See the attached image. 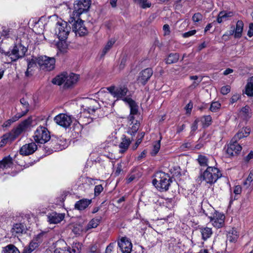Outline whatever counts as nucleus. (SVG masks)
<instances>
[{"label":"nucleus","instance_id":"24","mask_svg":"<svg viewBox=\"0 0 253 253\" xmlns=\"http://www.w3.org/2000/svg\"><path fill=\"white\" fill-rule=\"evenodd\" d=\"M253 170L251 171L248 177L243 182V187L251 191L253 189Z\"/></svg>","mask_w":253,"mask_h":253},{"label":"nucleus","instance_id":"32","mask_svg":"<svg viewBox=\"0 0 253 253\" xmlns=\"http://www.w3.org/2000/svg\"><path fill=\"white\" fill-rule=\"evenodd\" d=\"M201 233L202 236V239L206 240L209 238L212 234L211 228L209 227H204L201 228Z\"/></svg>","mask_w":253,"mask_h":253},{"label":"nucleus","instance_id":"36","mask_svg":"<svg viewBox=\"0 0 253 253\" xmlns=\"http://www.w3.org/2000/svg\"><path fill=\"white\" fill-rule=\"evenodd\" d=\"M17 46L18 47L17 49L18 52L17 53L18 55H17V56L18 57H19L20 58H22L25 55V53L27 51V49L25 46L22 45L21 44H17Z\"/></svg>","mask_w":253,"mask_h":253},{"label":"nucleus","instance_id":"57","mask_svg":"<svg viewBox=\"0 0 253 253\" xmlns=\"http://www.w3.org/2000/svg\"><path fill=\"white\" fill-rule=\"evenodd\" d=\"M115 245V243H110L106 248L105 253H111Z\"/></svg>","mask_w":253,"mask_h":253},{"label":"nucleus","instance_id":"4","mask_svg":"<svg viewBox=\"0 0 253 253\" xmlns=\"http://www.w3.org/2000/svg\"><path fill=\"white\" fill-rule=\"evenodd\" d=\"M222 174L219 169L214 167L208 166L207 169L201 174L200 178L207 183L212 184L221 177Z\"/></svg>","mask_w":253,"mask_h":253},{"label":"nucleus","instance_id":"59","mask_svg":"<svg viewBox=\"0 0 253 253\" xmlns=\"http://www.w3.org/2000/svg\"><path fill=\"white\" fill-rule=\"evenodd\" d=\"M196 33V31L195 30H193L187 32H185L183 34V37L184 38H188L190 36L194 35Z\"/></svg>","mask_w":253,"mask_h":253},{"label":"nucleus","instance_id":"27","mask_svg":"<svg viewBox=\"0 0 253 253\" xmlns=\"http://www.w3.org/2000/svg\"><path fill=\"white\" fill-rule=\"evenodd\" d=\"M132 121L133 123H132V121H130L131 124L130 126H131L127 131L128 133L131 135H134L136 133L140 126V123L138 121L134 120Z\"/></svg>","mask_w":253,"mask_h":253},{"label":"nucleus","instance_id":"13","mask_svg":"<svg viewBox=\"0 0 253 253\" xmlns=\"http://www.w3.org/2000/svg\"><path fill=\"white\" fill-rule=\"evenodd\" d=\"M124 101L127 102L129 105L130 109V115L129 116V121H132L134 120V115H137L138 113V106L134 101L129 97L125 98Z\"/></svg>","mask_w":253,"mask_h":253},{"label":"nucleus","instance_id":"2","mask_svg":"<svg viewBox=\"0 0 253 253\" xmlns=\"http://www.w3.org/2000/svg\"><path fill=\"white\" fill-rule=\"evenodd\" d=\"M79 79V75L74 74L63 73L52 79L53 84L60 85L64 84V87L69 88L77 83Z\"/></svg>","mask_w":253,"mask_h":253},{"label":"nucleus","instance_id":"63","mask_svg":"<svg viewBox=\"0 0 253 253\" xmlns=\"http://www.w3.org/2000/svg\"><path fill=\"white\" fill-rule=\"evenodd\" d=\"M240 131H242V133H243L244 135L246 137L248 136L249 135L251 131L250 128L247 127L245 128H243L240 130Z\"/></svg>","mask_w":253,"mask_h":253},{"label":"nucleus","instance_id":"22","mask_svg":"<svg viewBox=\"0 0 253 253\" xmlns=\"http://www.w3.org/2000/svg\"><path fill=\"white\" fill-rule=\"evenodd\" d=\"M20 104L22 106L21 107V112L17 113V115L20 116V118L25 116L29 110V104L26 99L22 98L20 100Z\"/></svg>","mask_w":253,"mask_h":253},{"label":"nucleus","instance_id":"47","mask_svg":"<svg viewBox=\"0 0 253 253\" xmlns=\"http://www.w3.org/2000/svg\"><path fill=\"white\" fill-rule=\"evenodd\" d=\"M220 106L218 102H213L211 105L210 109L211 112H215L220 108Z\"/></svg>","mask_w":253,"mask_h":253},{"label":"nucleus","instance_id":"43","mask_svg":"<svg viewBox=\"0 0 253 253\" xmlns=\"http://www.w3.org/2000/svg\"><path fill=\"white\" fill-rule=\"evenodd\" d=\"M38 243L36 241L32 242L29 245V248L28 250H24L23 253H31L35 248L38 246Z\"/></svg>","mask_w":253,"mask_h":253},{"label":"nucleus","instance_id":"37","mask_svg":"<svg viewBox=\"0 0 253 253\" xmlns=\"http://www.w3.org/2000/svg\"><path fill=\"white\" fill-rule=\"evenodd\" d=\"M211 116H204L202 119L201 122L203 124L204 127H207L211 125Z\"/></svg>","mask_w":253,"mask_h":253},{"label":"nucleus","instance_id":"12","mask_svg":"<svg viewBox=\"0 0 253 253\" xmlns=\"http://www.w3.org/2000/svg\"><path fill=\"white\" fill-rule=\"evenodd\" d=\"M153 73V70L150 68H148L142 70L140 72L137 78L138 83L145 85L152 76Z\"/></svg>","mask_w":253,"mask_h":253},{"label":"nucleus","instance_id":"62","mask_svg":"<svg viewBox=\"0 0 253 253\" xmlns=\"http://www.w3.org/2000/svg\"><path fill=\"white\" fill-rule=\"evenodd\" d=\"M240 95L239 94H234L231 98V100H230V102L232 104L236 102L237 101V100H238L239 99V98H240Z\"/></svg>","mask_w":253,"mask_h":253},{"label":"nucleus","instance_id":"8","mask_svg":"<svg viewBox=\"0 0 253 253\" xmlns=\"http://www.w3.org/2000/svg\"><path fill=\"white\" fill-rule=\"evenodd\" d=\"M83 21L80 17L75 18V20L72 23L73 31L76 35H79V36H84L87 34L88 30L84 24Z\"/></svg>","mask_w":253,"mask_h":253},{"label":"nucleus","instance_id":"30","mask_svg":"<svg viewBox=\"0 0 253 253\" xmlns=\"http://www.w3.org/2000/svg\"><path fill=\"white\" fill-rule=\"evenodd\" d=\"M179 58V55L178 53H170L168 56L167 58L165 59L166 63L168 64H171L176 63L178 61Z\"/></svg>","mask_w":253,"mask_h":253},{"label":"nucleus","instance_id":"28","mask_svg":"<svg viewBox=\"0 0 253 253\" xmlns=\"http://www.w3.org/2000/svg\"><path fill=\"white\" fill-rule=\"evenodd\" d=\"M244 23L242 21L238 20L236 23V29L235 30L234 37L235 38H240L242 36L243 30Z\"/></svg>","mask_w":253,"mask_h":253},{"label":"nucleus","instance_id":"53","mask_svg":"<svg viewBox=\"0 0 253 253\" xmlns=\"http://www.w3.org/2000/svg\"><path fill=\"white\" fill-rule=\"evenodd\" d=\"M237 240V236L236 235H233L229 234L227 235V242H229L230 243H234Z\"/></svg>","mask_w":253,"mask_h":253},{"label":"nucleus","instance_id":"58","mask_svg":"<svg viewBox=\"0 0 253 253\" xmlns=\"http://www.w3.org/2000/svg\"><path fill=\"white\" fill-rule=\"evenodd\" d=\"M122 171V165L121 163L118 164L117 165L116 170L114 172L116 176L119 175Z\"/></svg>","mask_w":253,"mask_h":253},{"label":"nucleus","instance_id":"51","mask_svg":"<svg viewBox=\"0 0 253 253\" xmlns=\"http://www.w3.org/2000/svg\"><path fill=\"white\" fill-rule=\"evenodd\" d=\"M83 231L82 227L80 225H76L74 226L72 231L76 235H80Z\"/></svg>","mask_w":253,"mask_h":253},{"label":"nucleus","instance_id":"11","mask_svg":"<svg viewBox=\"0 0 253 253\" xmlns=\"http://www.w3.org/2000/svg\"><path fill=\"white\" fill-rule=\"evenodd\" d=\"M209 218L210 219V222L215 227L220 228L224 224L225 216L220 213L215 212L212 216H209Z\"/></svg>","mask_w":253,"mask_h":253},{"label":"nucleus","instance_id":"6","mask_svg":"<svg viewBox=\"0 0 253 253\" xmlns=\"http://www.w3.org/2000/svg\"><path fill=\"white\" fill-rule=\"evenodd\" d=\"M37 62L41 70L51 71L54 68L55 60L54 58L42 56L37 58Z\"/></svg>","mask_w":253,"mask_h":253},{"label":"nucleus","instance_id":"34","mask_svg":"<svg viewBox=\"0 0 253 253\" xmlns=\"http://www.w3.org/2000/svg\"><path fill=\"white\" fill-rule=\"evenodd\" d=\"M116 40L114 39H111L107 42L102 50L103 55H104L112 48Z\"/></svg>","mask_w":253,"mask_h":253},{"label":"nucleus","instance_id":"56","mask_svg":"<svg viewBox=\"0 0 253 253\" xmlns=\"http://www.w3.org/2000/svg\"><path fill=\"white\" fill-rule=\"evenodd\" d=\"M37 64H38L37 62V59H32L28 62L27 68L32 69V68L35 67L37 65Z\"/></svg>","mask_w":253,"mask_h":253},{"label":"nucleus","instance_id":"39","mask_svg":"<svg viewBox=\"0 0 253 253\" xmlns=\"http://www.w3.org/2000/svg\"><path fill=\"white\" fill-rule=\"evenodd\" d=\"M249 110L250 107L248 106L243 107L240 111V115L244 119H247L249 117Z\"/></svg>","mask_w":253,"mask_h":253},{"label":"nucleus","instance_id":"55","mask_svg":"<svg viewBox=\"0 0 253 253\" xmlns=\"http://www.w3.org/2000/svg\"><path fill=\"white\" fill-rule=\"evenodd\" d=\"M231 87L229 85L223 86L221 87L220 92L223 95L228 94L230 91Z\"/></svg>","mask_w":253,"mask_h":253},{"label":"nucleus","instance_id":"3","mask_svg":"<svg viewBox=\"0 0 253 253\" xmlns=\"http://www.w3.org/2000/svg\"><path fill=\"white\" fill-rule=\"evenodd\" d=\"M91 5L90 0H80L75 1L74 4V11L68 22L72 23L75 18L80 17V15L88 11Z\"/></svg>","mask_w":253,"mask_h":253},{"label":"nucleus","instance_id":"7","mask_svg":"<svg viewBox=\"0 0 253 253\" xmlns=\"http://www.w3.org/2000/svg\"><path fill=\"white\" fill-rule=\"evenodd\" d=\"M34 137L36 142L42 144L48 141L50 138V135L46 128L39 126L36 130Z\"/></svg>","mask_w":253,"mask_h":253},{"label":"nucleus","instance_id":"61","mask_svg":"<svg viewBox=\"0 0 253 253\" xmlns=\"http://www.w3.org/2000/svg\"><path fill=\"white\" fill-rule=\"evenodd\" d=\"M220 12L223 13V14H222L223 15H224L223 16V18H224V21L226 20L228 17H231L233 15V13L232 12H226L225 11H220Z\"/></svg>","mask_w":253,"mask_h":253},{"label":"nucleus","instance_id":"31","mask_svg":"<svg viewBox=\"0 0 253 253\" xmlns=\"http://www.w3.org/2000/svg\"><path fill=\"white\" fill-rule=\"evenodd\" d=\"M131 142L129 139H126V137L122 139V141L119 145L121 150L120 152L122 153H124L127 149Z\"/></svg>","mask_w":253,"mask_h":253},{"label":"nucleus","instance_id":"15","mask_svg":"<svg viewBox=\"0 0 253 253\" xmlns=\"http://www.w3.org/2000/svg\"><path fill=\"white\" fill-rule=\"evenodd\" d=\"M17 136L13 129L11 132L5 133L1 137L0 147H2L7 144L11 143Z\"/></svg>","mask_w":253,"mask_h":253},{"label":"nucleus","instance_id":"19","mask_svg":"<svg viewBox=\"0 0 253 253\" xmlns=\"http://www.w3.org/2000/svg\"><path fill=\"white\" fill-rule=\"evenodd\" d=\"M47 221L50 224H57L62 221L65 218L64 213H59L53 212L47 215Z\"/></svg>","mask_w":253,"mask_h":253},{"label":"nucleus","instance_id":"21","mask_svg":"<svg viewBox=\"0 0 253 253\" xmlns=\"http://www.w3.org/2000/svg\"><path fill=\"white\" fill-rule=\"evenodd\" d=\"M91 202V200L83 199L77 201L75 204V208L79 211L85 209Z\"/></svg>","mask_w":253,"mask_h":253},{"label":"nucleus","instance_id":"45","mask_svg":"<svg viewBox=\"0 0 253 253\" xmlns=\"http://www.w3.org/2000/svg\"><path fill=\"white\" fill-rule=\"evenodd\" d=\"M11 32V29L7 28L6 27H2L1 28V31L0 34L2 36L8 38L9 35Z\"/></svg>","mask_w":253,"mask_h":253},{"label":"nucleus","instance_id":"5","mask_svg":"<svg viewBox=\"0 0 253 253\" xmlns=\"http://www.w3.org/2000/svg\"><path fill=\"white\" fill-rule=\"evenodd\" d=\"M70 30V26L67 22L60 20L56 23L55 28V34L57 36L59 40L65 41L67 39Z\"/></svg>","mask_w":253,"mask_h":253},{"label":"nucleus","instance_id":"26","mask_svg":"<svg viewBox=\"0 0 253 253\" xmlns=\"http://www.w3.org/2000/svg\"><path fill=\"white\" fill-rule=\"evenodd\" d=\"M88 105V106L86 107V109L89 114H93L99 108V103L94 99L89 100Z\"/></svg>","mask_w":253,"mask_h":253},{"label":"nucleus","instance_id":"16","mask_svg":"<svg viewBox=\"0 0 253 253\" xmlns=\"http://www.w3.org/2000/svg\"><path fill=\"white\" fill-rule=\"evenodd\" d=\"M32 123V118L31 117H29L20 124L17 127L13 129L14 132L17 136L20 134L24 130L29 127Z\"/></svg>","mask_w":253,"mask_h":253},{"label":"nucleus","instance_id":"54","mask_svg":"<svg viewBox=\"0 0 253 253\" xmlns=\"http://www.w3.org/2000/svg\"><path fill=\"white\" fill-rule=\"evenodd\" d=\"M103 188L102 185L99 184L96 185L94 188V194L95 196L99 195L103 191Z\"/></svg>","mask_w":253,"mask_h":253},{"label":"nucleus","instance_id":"40","mask_svg":"<svg viewBox=\"0 0 253 253\" xmlns=\"http://www.w3.org/2000/svg\"><path fill=\"white\" fill-rule=\"evenodd\" d=\"M82 245L79 243H74L72 245V252L73 253H80L82 250Z\"/></svg>","mask_w":253,"mask_h":253},{"label":"nucleus","instance_id":"23","mask_svg":"<svg viewBox=\"0 0 253 253\" xmlns=\"http://www.w3.org/2000/svg\"><path fill=\"white\" fill-rule=\"evenodd\" d=\"M13 165L12 158L8 156L4 157L2 160L0 161V169H5L10 168Z\"/></svg>","mask_w":253,"mask_h":253},{"label":"nucleus","instance_id":"49","mask_svg":"<svg viewBox=\"0 0 253 253\" xmlns=\"http://www.w3.org/2000/svg\"><path fill=\"white\" fill-rule=\"evenodd\" d=\"M54 253H71L70 248L65 247L64 248H57L55 250Z\"/></svg>","mask_w":253,"mask_h":253},{"label":"nucleus","instance_id":"9","mask_svg":"<svg viewBox=\"0 0 253 253\" xmlns=\"http://www.w3.org/2000/svg\"><path fill=\"white\" fill-rule=\"evenodd\" d=\"M107 90L114 97L117 99H122L124 100L128 92V89L125 86L115 87L111 86L107 88Z\"/></svg>","mask_w":253,"mask_h":253},{"label":"nucleus","instance_id":"25","mask_svg":"<svg viewBox=\"0 0 253 253\" xmlns=\"http://www.w3.org/2000/svg\"><path fill=\"white\" fill-rule=\"evenodd\" d=\"M18 47L17 46V44L15 45L13 49H12L11 51H8L4 52V54L6 56H7L8 58H9L10 61H9V62H12V61H15L18 59H19V57H18L17 55H18L17 53L18 52Z\"/></svg>","mask_w":253,"mask_h":253},{"label":"nucleus","instance_id":"20","mask_svg":"<svg viewBox=\"0 0 253 253\" xmlns=\"http://www.w3.org/2000/svg\"><path fill=\"white\" fill-rule=\"evenodd\" d=\"M26 231V227L22 223H16L11 229L12 235L14 236L23 234Z\"/></svg>","mask_w":253,"mask_h":253},{"label":"nucleus","instance_id":"50","mask_svg":"<svg viewBox=\"0 0 253 253\" xmlns=\"http://www.w3.org/2000/svg\"><path fill=\"white\" fill-rule=\"evenodd\" d=\"M199 122V120L196 119L191 126V134L192 135L194 133L195 131L198 129V124Z\"/></svg>","mask_w":253,"mask_h":253},{"label":"nucleus","instance_id":"64","mask_svg":"<svg viewBox=\"0 0 253 253\" xmlns=\"http://www.w3.org/2000/svg\"><path fill=\"white\" fill-rule=\"evenodd\" d=\"M248 36L252 37L253 36V23H250L249 25V29L248 31Z\"/></svg>","mask_w":253,"mask_h":253},{"label":"nucleus","instance_id":"10","mask_svg":"<svg viewBox=\"0 0 253 253\" xmlns=\"http://www.w3.org/2000/svg\"><path fill=\"white\" fill-rule=\"evenodd\" d=\"M54 120L57 124L64 128L69 127L72 122L71 116L66 114H60L57 115L55 117Z\"/></svg>","mask_w":253,"mask_h":253},{"label":"nucleus","instance_id":"60","mask_svg":"<svg viewBox=\"0 0 253 253\" xmlns=\"http://www.w3.org/2000/svg\"><path fill=\"white\" fill-rule=\"evenodd\" d=\"M163 30L164 31V35H169L170 31L169 26L168 24H165L163 26Z\"/></svg>","mask_w":253,"mask_h":253},{"label":"nucleus","instance_id":"44","mask_svg":"<svg viewBox=\"0 0 253 253\" xmlns=\"http://www.w3.org/2000/svg\"><path fill=\"white\" fill-rule=\"evenodd\" d=\"M160 142L161 140H159L154 144L153 149L151 152L152 155L155 156L158 153L160 148Z\"/></svg>","mask_w":253,"mask_h":253},{"label":"nucleus","instance_id":"46","mask_svg":"<svg viewBox=\"0 0 253 253\" xmlns=\"http://www.w3.org/2000/svg\"><path fill=\"white\" fill-rule=\"evenodd\" d=\"M20 118V116L17 115L16 114L13 117H12L11 119L8 120L4 124L3 126L7 127L8 126H9L12 123L16 122L18 120H19Z\"/></svg>","mask_w":253,"mask_h":253},{"label":"nucleus","instance_id":"17","mask_svg":"<svg viewBox=\"0 0 253 253\" xmlns=\"http://www.w3.org/2000/svg\"><path fill=\"white\" fill-rule=\"evenodd\" d=\"M118 246L122 253H130L132 250V244L127 239L122 238L118 242Z\"/></svg>","mask_w":253,"mask_h":253},{"label":"nucleus","instance_id":"48","mask_svg":"<svg viewBox=\"0 0 253 253\" xmlns=\"http://www.w3.org/2000/svg\"><path fill=\"white\" fill-rule=\"evenodd\" d=\"M203 19V15L199 12L195 13L192 16V20L194 23L201 21Z\"/></svg>","mask_w":253,"mask_h":253},{"label":"nucleus","instance_id":"41","mask_svg":"<svg viewBox=\"0 0 253 253\" xmlns=\"http://www.w3.org/2000/svg\"><path fill=\"white\" fill-rule=\"evenodd\" d=\"M140 7L142 8H146L151 6V3L147 2V0H134Z\"/></svg>","mask_w":253,"mask_h":253},{"label":"nucleus","instance_id":"29","mask_svg":"<svg viewBox=\"0 0 253 253\" xmlns=\"http://www.w3.org/2000/svg\"><path fill=\"white\" fill-rule=\"evenodd\" d=\"M245 93L249 96H253V76L248 80Z\"/></svg>","mask_w":253,"mask_h":253},{"label":"nucleus","instance_id":"42","mask_svg":"<svg viewBox=\"0 0 253 253\" xmlns=\"http://www.w3.org/2000/svg\"><path fill=\"white\" fill-rule=\"evenodd\" d=\"M47 233L46 232H41L38 234L34 238V241L38 244L41 243L43 239L46 237Z\"/></svg>","mask_w":253,"mask_h":253},{"label":"nucleus","instance_id":"33","mask_svg":"<svg viewBox=\"0 0 253 253\" xmlns=\"http://www.w3.org/2000/svg\"><path fill=\"white\" fill-rule=\"evenodd\" d=\"M2 253H20L18 249L13 245L10 244L3 248Z\"/></svg>","mask_w":253,"mask_h":253},{"label":"nucleus","instance_id":"35","mask_svg":"<svg viewBox=\"0 0 253 253\" xmlns=\"http://www.w3.org/2000/svg\"><path fill=\"white\" fill-rule=\"evenodd\" d=\"M101 219V218L100 217L99 218H93L91 220L87 225V229L96 228L99 225Z\"/></svg>","mask_w":253,"mask_h":253},{"label":"nucleus","instance_id":"18","mask_svg":"<svg viewBox=\"0 0 253 253\" xmlns=\"http://www.w3.org/2000/svg\"><path fill=\"white\" fill-rule=\"evenodd\" d=\"M37 146L34 142L23 145L20 150V154L22 155L28 156L34 153L37 150Z\"/></svg>","mask_w":253,"mask_h":253},{"label":"nucleus","instance_id":"1","mask_svg":"<svg viewBox=\"0 0 253 253\" xmlns=\"http://www.w3.org/2000/svg\"><path fill=\"white\" fill-rule=\"evenodd\" d=\"M171 182V178L168 174L162 171L156 173L152 183L160 191H166Z\"/></svg>","mask_w":253,"mask_h":253},{"label":"nucleus","instance_id":"38","mask_svg":"<svg viewBox=\"0 0 253 253\" xmlns=\"http://www.w3.org/2000/svg\"><path fill=\"white\" fill-rule=\"evenodd\" d=\"M198 161L202 167H208V159L206 156L200 155L198 158Z\"/></svg>","mask_w":253,"mask_h":253},{"label":"nucleus","instance_id":"52","mask_svg":"<svg viewBox=\"0 0 253 253\" xmlns=\"http://www.w3.org/2000/svg\"><path fill=\"white\" fill-rule=\"evenodd\" d=\"M246 137L243 133L240 130L234 136L233 138L232 139V141L237 142V140Z\"/></svg>","mask_w":253,"mask_h":253},{"label":"nucleus","instance_id":"14","mask_svg":"<svg viewBox=\"0 0 253 253\" xmlns=\"http://www.w3.org/2000/svg\"><path fill=\"white\" fill-rule=\"evenodd\" d=\"M241 150L242 147L237 142L233 141L227 145L226 153L229 157L237 155Z\"/></svg>","mask_w":253,"mask_h":253}]
</instances>
